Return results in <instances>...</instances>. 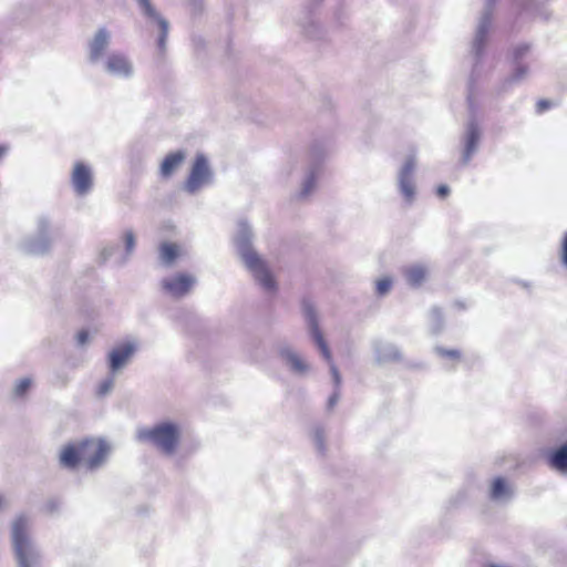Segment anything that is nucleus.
I'll return each mask as SVG.
<instances>
[{
    "mask_svg": "<svg viewBox=\"0 0 567 567\" xmlns=\"http://www.w3.org/2000/svg\"><path fill=\"white\" fill-rule=\"evenodd\" d=\"M495 3L496 0H485V7L480 17L475 30V35L471 44V55L473 56L474 62L467 94L470 117L464 126V132L461 136V163L463 165H467L472 157L477 153L483 135L482 127L476 118L472 85L474 82V76L478 72V64L481 63V60L486 48L487 37L492 28V18Z\"/></svg>",
    "mask_w": 567,
    "mask_h": 567,
    "instance_id": "nucleus-1",
    "label": "nucleus"
},
{
    "mask_svg": "<svg viewBox=\"0 0 567 567\" xmlns=\"http://www.w3.org/2000/svg\"><path fill=\"white\" fill-rule=\"evenodd\" d=\"M252 238L254 234L250 225L245 220H240L234 236L236 250L246 268L250 271L261 288L266 292H275L277 289L276 281L269 271L266 261L254 249Z\"/></svg>",
    "mask_w": 567,
    "mask_h": 567,
    "instance_id": "nucleus-2",
    "label": "nucleus"
},
{
    "mask_svg": "<svg viewBox=\"0 0 567 567\" xmlns=\"http://www.w3.org/2000/svg\"><path fill=\"white\" fill-rule=\"evenodd\" d=\"M31 519L19 515L12 522L11 543L18 567H44L43 556L30 535Z\"/></svg>",
    "mask_w": 567,
    "mask_h": 567,
    "instance_id": "nucleus-3",
    "label": "nucleus"
},
{
    "mask_svg": "<svg viewBox=\"0 0 567 567\" xmlns=\"http://www.w3.org/2000/svg\"><path fill=\"white\" fill-rule=\"evenodd\" d=\"M301 307L310 336L330 367V373L334 383V391L328 399L327 409L332 410L340 399L341 374L332 361L330 349L319 328V321L313 303L310 300L305 299Z\"/></svg>",
    "mask_w": 567,
    "mask_h": 567,
    "instance_id": "nucleus-4",
    "label": "nucleus"
},
{
    "mask_svg": "<svg viewBox=\"0 0 567 567\" xmlns=\"http://www.w3.org/2000/svg\"><path fill=\"white\" fill-rule=\"evenodd\" d=\"M136 440L150 444L165 455H173L181 440V429L173 422H162L152 427H141L136 432Z\"/></svg>",
    "mask_w": 567,
    "mask_h": 567,
    "instance_id": "nucleus-5",
    "label": "nucleus"
},
{
    "mask_svg": "<svg viewBox=\"0 0 567 567\" xmlns=\"http://www.w3.org/2000/svg\"><path fill=\"white\" fill-rule=\"evenodd\" d=\"M96 66L109 76L121 80H130L135 73L132 59L121 50L111 51Z\"/></svg>",
    "mask_w": 567,
    "mask_h": 567,
    "instance_id": "nucleus-6",
    "label": "nucleus"
},
{
    "mask_svg": "<svg viewBox=\"0 0 567 567\" xmlns=\"http://www.w3.org/2000/svg\"><path fill=\"white\" fill-rule=\"evenodd\" d=\"M51 221L47 216H40L37 220V234L21 243V249L29 255H43L52 244Z\"/></svg>",
    "mask_w": 567,
    "mask_h": 567,
    "instance_id": "nucleus-7",
    "label": "nucleus"
},
{
    "mask_svg": "<svg viewBox=\"0 0 567 567\" xmlns=\"http://www.w3.org/2000/svg\"><path fill=\"white\" fill-rule=\"evenodd\" d=\"M214 182V172L204 154H197L193 163L188 178L185 182L184 189L188 194H196L205 186Z\"/></svg>",
    "mask_w": 567,
    "mask_h": 567,
    "instance_id": "nucleus-8",
    "label": "nucleus"
},
{
    "mask_svg": "<svg viewBox=\"0 0 567 567\" xmlns=\"http://www.w3.org/2000/svg\"><path fill=\"white\" fill-rule=\"evenodd\" d=\"M416 169L415 155H409L398 172V190L404 203L411 206L416 198L414 174Z\"/></svg>",
    "mask_w": 567,
    "mask_h": 567,
    "instance_id": "nucleus-9",
    "label": "nucleus"
},
{
    "mask_svg": "<svg viewBox=\"0 0 567 567\" xmlns=\"http://www.w3.org/2000/svg\"><path fill=\"white\" fill-rule=\"evenodd\" d=\"M111 43L112 31L106 27L97 28L86 43L87 62L93 66L100 64L110 53Z\"/></svg>",
    "mask_w": 567,
    "mask_h": 567,
    "instance_id": "nucleus-10",
    "label": "nucleus"
},
{
    "mask_svg": "<svg viewBox=\"0 0 567 567\" xmlns=\"http://www.w3.org/2000/svg\"><path fill=\"white\" fill-rule=\"evenodd\" d=\"M80 447L86 454V456H81L82 463H84L90 471L102 466L110 452L109 445L103 440H84L80 442Z\"/></svg>",
    "mask_w": 567,
    "mask_h": 567,
    "instance_id": "nucleus-11",
    "label": "nucleus"
},
{
    "mask_svg": "<svg viewBox=\"0 0 567 567\" xmlns=\"http://www.w3.org/2000/svg\"><path fill=\"white\" fill-rule=\"evenodd\" d=\"M327 151L322 145H313L310 150V165L302 181L299 193L300 198L308 197L316 188L320 162L324 158Z\"/></svg>",
    "mask_w": 567,
    "mask_h": 567,
    "instance_id": "nucleus-12",
    "label": "nucleus"
},
{
    "mask_svg": "<svg viewBox=\"0 0 567 567\" xmlns=\"http://www.w3.org/2000/svg\"><path fill=\"white\" fill-rule=\"evenodd\" d=\"M195 284L196 278L193 275L182 272L162 280V287L165 292L174 298H182L186 296Z\"/></svg>",
    "mask_w": 567,
    "mask_h": 567,
    "instance_id": "nucleus-13",
    "label": "nucleus"
},
{
    "mask_svg": "<svg viewBox=\"0 0 567 567\" xmlns=\"http://www.w3.org/2000/svg\"><path fill=\"white\" fill-rule=\"evenodd\" d=\"M137 346L135 342H125L113 348L107 355L109 370L116 374L124 369L135 353Z\"/></svg>",
    "mask_w": 567,
    "mask_h": 567,
    "instance_id": "nucleus-14",
    "label": "nucleus"
},
{
    "mask_svg": "<svg viewBox=\"0 0 567 567\" xmlns=\"http://www.w3.org/2000/svg\"><path fill=\"white\" fill-rule=\"evenodd\" d=\"M143 14L147 18L154 20L159 28V35L157 40V47L161 52H164L166 49V40L168 35L169 23L166 19H164L152 6L150 0H136Z\"/></svg>",
    "mask_w": 567,
    "mask_h": 567,
    "instance_id": "nucleus-15",
    "label": "nucleus"
},
{
    "mask_svg": "<svg viewBox=\"0 0 567 567\" xmlns=\"http://www.w3.org/2000/svg\"><path fill=\"white\" fill-rule=\"evenodd\" d=\"M71 183L74 192L79 196H84L90 193L93 186L91 168L81 162L75 163L71 175Z\"/></svg>",
    "mask_w": 567,
    "mask_h": 567,
    "instance_id": "nucleus-16",
    "label": "nucleus"
},
{
    "mask_svg": "<svg viewBox=\"0 0 567 567\" xmlns=\"http://www.w3.org/2000/svg\"><path fill=\"white\" fill-rule=\"evenodd\" d=\"M278 352L282 362L292 373L305 374L308 371L309 365L289 346H281Z\"/></svg>",
    "mask_w": 567,
    "mask_h": 567,
    "instance_id": "nucleus-17",
    "label": "nucleus"
},
{
    "mask_svg": "<svg viewBox=\"0 0 567 567\" xmlns=\"http://www.w3.org/2000/svg\"><path fill=\"white\" fill-rule=\"evenodd\" d=\"M299 25L305 33L311 40L321 39L323 30L311 11H306L302 17L299 18Z\"/></svg>",
    "mask_w": 567,
    "mask_h": 567,
    "instance_id": "nucleus-18",
    "label": "nucleus"
},
{
    "mask_svg": "<svg viewBox=\"0 0 567 567\" xmlns=\"http://www.w3.org/2000/svg\"><path fill=\"white\" fill-rule=\"evenodd\" d=\"M81 456H86L81 450L80 443L66 445L60 454V464L69 470H74L81 462Z\"/></svg>",
    "mask_w": 567,
    "mask_h": 567,
    "instance_id": "nucleus-19",
    "label": "nucleus"
},
{
    "mask_svg": "<svg viewBox=\"0 0 567 567\" xmlns=\"http://www.w3.org/2000/svg\"><path fill=\"white\" fill-rule=\"evenodd\" d=\"M373 350L375 353V359L379 363L395 361L400 359V351L393 343L375 340L373 341Z\"/></svg>",
    "mask_w": 567,
    "mask_h": 567,
    "instance_id": "nucleus-20",
    "label": "nucleus"
},
{
    "mask_svg": "<svg viewBox=\"0 0 567 567\" xmlns=\"http://www.w3.org/2000/svg\"><path fill=\"white\" fill-rule=\"evenodd\" d=\"M514 495V491L512 486L506 482L503 477L494 478L491 491L489 498L494 502L506 503Z\"/></svg>",
    "mask_w": 567,
    "mask_h": 567,
    "instance_id": "nucleus-21",
    "label": "nucleus"
},
{
    "mask_svg": "<svg viewBox=\"0 0 567 567\" xmlns=\"http://www.w3.org/2000/svg\"><path fill=\"white\" fill-rule=\"evenodd\" d=\"M406 282L411 287H420L426 278L427 269L424 265L414 264L403 269Z\"/></svg>",
    "mask_w": 567,
    "mask_h": 567,
    "instance_id": "nucleus-22",
    "label": "nucleus"
},
{
    "mask_svg": "<svg viewBox=\"0 0 567 567\" xmlns=\"http://www.w3.org/2000/svg\"><path fill=\"white\" fill-rule=\"evenodd\" d=\"M512 73L505 79L503 90H506L512 84H517L525 81L530 74V66L526 62L513 63Z\"/></svg>",
    "mask_w": 567,
    "mask_h": 567,
    "instance_id": "nucleus-23",
    "label": "nucleus"
},
{
    "mask_svg": "<svg viewBox=\"0 0 567 567\" xmlns=\"http://www.w3.org/2000/svg\"><path fill=\"white\" fill-rule=\"evenodd\" d=\"M184 159L185 153L183 151L168 154L162 162L161 175L163 177H169Z\"/></svg>",
    "mask_w": 567,
    "mask_h": 567,
    "instance_id": "nucleus-24",
    "label": "nucleus"
},
{
    "mask_svg": "<svg viewBox=\"0 0 567 567\" xmlns=\"http://www.w3.org/2000/svg\"><path fill=\"white\" fill-rule=\"evenodd\" d=\"M548 462L554 470L567 473V442L549 454Z\"/></svg>",
    "mask_w": 567,
    "mask_h": 567,
    "instance_id": "nucleus-25",
    "label": "nucleus"
},
{
    "mask_svg": "<svg viewBox=\"0 0 567 567\" xmlns=\"http://www.w3.org/2000/svg\"><path fill=\"white\" fill-rule=\"evenodd\" d=\"M177 246L174 244L164 243L159 248V259L162 264L165 266L173 265V262L177 258Z\"/></svg>",
    "mask_w": 567,
    "mask_h": 567,
    "instance_id": "nucleus-26",
    "label": "nucleus"
},
{
    "mask_svg": "<svg viewBox=\"0 0 567 567\" xmlns=\"http://www.w3.org/2000/svg\"><path fill=\"white\" fill-rule=\"evenodd\" d=\"M135 235L133 230H126L124 233L125 256L116 261L117 265L122 266L128 260L130 256L135 249Z\"/></svg>",
    "mask_w": 567,
    "mask_h": 567,
    "instance_id": "nucleus-27",
    "label": "nucleus"
},
{
    "mask_svg": "<svg viewBox=\"0 0 567 567\" xmlns=\"http://www.w3.org/2000/svg\"><path fill=\"white\" fill-rule=\"evenodd\" d=\"M530 49H532V47L528 43L516 44L512 49V56H511L512 64L525 62V59L528 56V54L530 52Z\"/></svg>",
    "mask_w": 567,
    "mask_h": 567,
    "instance_id": "nucleus-28",
    "label": "nucleus"
},
{
    "mask_svg": "<svg viewBox=\"0 0 567 567\" xmlns=\"http://www.w3.org/2000/svg\"><path fill=\"white\" fill-rule=\"evenodd\" d=\"M430 328L434 334L443 329V315L439 307H433L430 311Z\"/></svg>",
    "mask_w": 567,
    "mask_h": 567,
    "instance_id": "nucleus-29",
    "label": "nucleus"
},
{
    "mask_svg": "<svg viewBox=\"0 0 567 567\" xmlns=\"http://www.w3.org/2000/svg\"><path fill=\"white\" fill-rule=\"evenodd\" d=\"M115 375L116 374H113L110 371V373L106 375V378L100 382V384L96 389V394L99 396H105L113 390L114 383H115Z\"/></svg>",
    "mask_w": 567,
    "mask_h": 567,
    "instance_id": "nucleus-30",
    "label": "nucleus"
},
{
    "mask_svg": "<svg viewBox=\"0 0 567 567\" xmlns=\"http://www.w3.org/2000/svg\"><path fill=\"white\" fill-rule=\"evenodd\" d=\"M32 384L33 380L29 377L18 380L13 388V395L16 398L24 396L27 392L31 389Z\"/></svg>",
    "mask_w": 567,
    "mask_h": 567,
    "instance_id": "nucleus-31",
    "label": "nucleus"
},
{
    "mask_svg": "<svg viewBox=\"0 0 567 567\" xmlns=\"http://www.w3.org/2000/svg\"><path fill=\"white\" fill-rule=\"evenodd\" d=\"M313 442L319 453H324V433L323 430L317 426L313 431Z\"/></svg>",
    "mask_w": 567,
    "mask_h": 567,
    "instance_id": "nucleus-32",
    "label": "nucleus"
},
{
    "mask_svg": "<svg viewBox=\"0 0 567 567\" xmlns=\"http://www.w3.org/2000/svg\"><path fill=\"white\" fill-rule=\"evenodd\" d=\"M392 287V280L388 277L377 281V292L380 296L386 295Z\"/></svg>",
    "mask_w": 567,
    "mask_h": 567,
    "instance_id": "nucleus-33",
    "label": "nucleus"
},
{
    "mask_svg": "<svg viewBox=\"0 0 567 567\" xmlns=\"http://www.w3.org/2000/svg\"><path fill=\"white\" fill-rule=\"evenodd\" d=\"M189 11L193 16L200 14L205 8L204 0H189L188 2Z\"/></svg>",
    "mask_w": 567,
    "mask_h": 567,
    "instance_id": "nucleus-34",
    "label": "nucleus"
},
{
    "mask_svg": "<svg viewBox=\"0 0 567 567\" xmlns=\"http://www.w3.org/2000/svg\"><path fill=\"white\" fill-rule=\"evenodd\" d=\"M117 246H107V247H104L102 250H101V254H100V259L102 262H105L107 260H110L114 252L117 250Z\"/></svg>",
    "mask_w": 567,
    "mask_h": 567,
    "instance_id": "nucleus-35",
    "label": "nucleus"
},
{
    "mask_svg": "<svg viewBox=\"0 0 567 567\" xmlns=\"http://www.w3.org/2000/svg\"><path fill=\"white\" fill-rule=\"evenodd\" d=\"M435 352L442 357H447L451 359H458L460 352L457 350H446L442 347H436Z\"/></svg>",
    "mask_w": 567,
    "mask_h": 567,
    "instance_id": "nucleus-36",
    "label": "nucleus"
},
{
    "mask_svg": "<svg viewBox=\"0 0 567 567\" xmlns=\"http://www.w3.org/2000/svg\"><path fill=\"white\" fill-rule=\"evenodd\" d=\"M551 105H553V103L549 100L542 99L536 104V112L538 114H540V113L547 111L548 109H550Z\"/></svg>",
    "mask_w": 567,
    "mask_h": 567,
    "instance_id": "nucleus-37",
    "label": "nucleus"
},
{
    "mask_svg": "<svg viewBox=\"0 0 567 567\" xmlns=\"http://www.w3.org/2000/svg\"><path fill=\"white\" fill-rule=\"evenodd\" d=\"M89 332L86 330H81L76 334V343L79 347H84L89 342Z\"/></svg>",
    "mask_w": 567,
    "mask_h": 567,
    "instance_id": "nucleus-38",
    "label": "nucleus"
},
{
    "mask_svg": "<svg viewBox=\"0 0 567 567\" xmlns=\"http://www.w3.org/2000/svg\"><path fill=\"white\" fill-rule=\"evenodd\" d=\"M561 262L567 268V234L565 235L561 245Z\"/></svg>",
    "mask_w": 567,
    "mask_h": 567,
    "instance_id": "nucleus-39",
    "label": "nucleus"
},
{
    "mask_svg": "<svg viewBox=\"0 0 567 567\" xmlns=\"http://www.w3.org/2000/svg\"><path fill=\"white\" fill-rule=\"evenodd\" d=\"M436 194L437 196L440 197H446L449 194H450V187L447 185H440L437 188H436Z\"/></svg>",
    "mask_w": 567,
    "mask_h": 567,
    "instance_id": "nucleus-40",
    "label": "nucleus"
},
{
    "mask_svg": "<svg viewBox=\"0 0 567 567\" xmlns=\"http://www.w3.org/2000/svg\"><path fill=\"white\" fill-rule=\"evenodd\" d=\"M9 148L6 145H0V161L7 155Z\"/></svg>",
    "mask_w": 567,
    "mask_h": 567,
    "instance_id": "nucleus-41",
    "label": "nucleus"
},
{
    "mask_svg": "<svg viewBox=\"0 0 567 567\" xmlns=\"http://www.w3.org/2000/svg\"><path fill=\"white\" fill-rule=\"evenodd\" d=\"M6 506V499L2 495H0V511Z\"/></svg>",
    "mask_w": 567,
    "mask_h": 567,
    "instance_id": "nucleus-42",
    "label": "nucleus"
},
{
    "mask_svg": "<svg viewBox=\"0 0 567 567\" xmlns=\"http://www.w3.org/2000/svg\"><path fill=\"white\" fill-rule=\"evenodd\" d=\"M485 567H507V566L497 565V564H487V565H485Z\"/></svg>",
    "mask_w": 567,
    "mask_h": 567,
    "instance_id": "nucleus-43",
    "label": "nucleus"
},
{
    "mask_svg": "<svg viewBox=\"0 0 567 567\" xmlns=\"http://www.w3.org/2000/svg\"><path fill=\"white\" fill-rule=\"evenodd\" d=\"M485 567H507V566L497 565V564H487V565H485Z\"/></svg>",
    "mask_w": 567,
    "mask_h": 567,
    "instance_id": "nucleus-44",
    "label": "nucleus"
},
{
    "mask_svg": "<svg viewBox=\"0 0 567 567\" xmlns=\"http://www.w3.org/2000/svg\"><path fill=\"white\" fill-rule=\"evenodd\" d=\"M309 2H312V3H317L319 2L320 0H308Z\"/></svg>",
    "mask_w": 567,
    "mask_h": 567,
    "instance_id": "nucleus-45",
    "label": "nucleus"
},
{
    "mask_svg": "<svg viewBox=\"0 0 567 567\" xmlns=\"http://www.w3.org/2000/svg\"><path fill=\"white\" fill-rule=\"evenodd\" d=\"M336 19L339 21L340 20V16L338 13H336Z\"/></svg>",
    "mask_w": 567,
    "mask_h": 567,
    "instance_id": "nucleus-46",
    "label": "nucleus"
}]
</instances>
